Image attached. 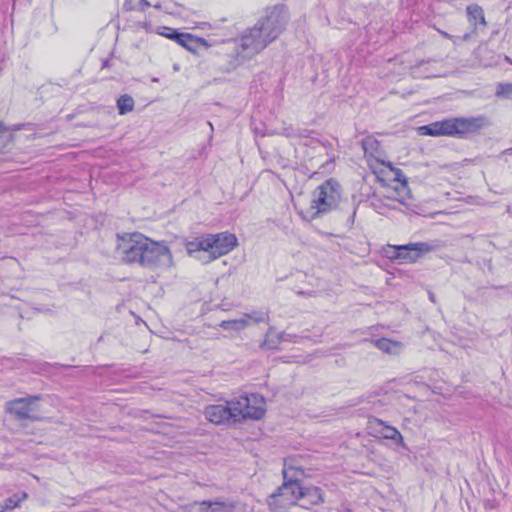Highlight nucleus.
I'll return each instance as SVG.
<instances>
[{
    "instance_id": "f257e3e1",
    "label": "nucleus",
    "mask_w": 512,
    "mask_h": 512,
    "mask_svg": "<svg viewBox=\"0 0 512 512\" xmlns=\"http://www.w3.org/2000/svg\"><path fill=\"white\" fill-rule=\"evenodd\" d=\"M117 254L122 261L138 264L149 270L174 266L173 256L163 241H154L142 233L117 235Z\"/></svg>"
},
{
    "instance_id": "f03ea898",
    "label": "nucleus",
    "mask_w": 512,
    "mask_h": 512,
    "mask_svg": "<svg viewBox=\"0 0 512 512\" xmlns=\"http://www.w3.org/2000/svg\"><path fill=\"white\" fill-rule=\"evenodd\" d=\"M288 19L289 15L284 6L269 9L263 19L242 35L241 44L235 51V66L243 64L275 41L285 29Z\"/></svg>"
},
{
    "instance_id": "7ed1b4c3",
    "label": "nucleus",
    "mask_w": 512,
    "mask_h": 512,
    "mask_svg": "<svg viewBox=\"0 0 512 512\" xmlns=\"http://www.w3.org/2000/svg\"><path fill=\"white\" fill-rule=\"evenodd\" d=\"M301 475H303V471L288 467L285 462L283 469L284 482L278 488V492L272 495L280 506L286 507L299 502L301 507L310 509L324 502L323 493L319 487H303L300 485L298 476Z\"/></svg>"
},
{
    "instance_id": "20e7f679",
    "label": "nucleus",
    "mask_w": 512,
    "mask_h": 512,
    "mask_svg": "<svg viewBox=\"0 0 512 512\" xmlns=\"http://www.w3.org/2000/svg\"><path fill=\"white\" fill-rule=\"evenodd\" d=\"M238 245L237 237L229 232L208 234L188 244L189 253L203 251L209 253L210 259H217L228 254Z\"/></svg>"
},
{
    "instance_id": "39448f33",
    "label": "nucleus",
    "mask_w": 512,
    "mask_h": 512,
    "mask_svg": "<svg viewBox=\"0 0 512 512\" xmlns=\"http://www.w3.org/2000/svg\"><path fill=\"white\" fill-rule=\"evenodd\" d=\"M341 200V187L334 179L325 181L313 192L310 214L311 218H316L335 209Z\"/></svg>"
},
{
    "instance_id": "423d86ee",
    "label": "nucleus",
    "mask_w": 512,
    "mask_h": 512,
    "mask_svg": "<svg viewBox=\"0 0 512 512\" xmlns=\"http://www.w3.org/2000/svg\"><path fill=\"white\" fill-rule=\"evenodd\" d=\"M235 422L244 419L259 420L265 414V400L259 394H250L231 400Z\"/></svg>"
},
{
    "instance_id": "0eeeda50",
    "label": "nucleus",
    "mask_w": 512,
    "mask_h": 512,
    "mask_svg": "<svg viewBox=\"0 0 512 512\" xmlns=\"http://www.w3.org/2000/svg\"><path fill=\"white\" fill-rule=\"evenodd\" d=\"M189 512H251V508L240 500H216L195 502Z\"/></svg>"
},
{
    "instance_id": "6e6552de",
    "label": "nucleus",
    "mask_w": 512,
    "mask_h": 512,
    "mask_svg": "<svg viewBox=\"0 0 512 512\" xmlns=\"http://www.w3.org/2000/svg\"><path fill=\"white\" fill-rule=\"evenodd\" d=\"M40 399V396H29L9 401L6 404V411L18 420H38L39 418L35 415L37 411L35 404Z\"/></svg>"
},
{
    "instance_id": "1a4fd4ad",
    "label": "nucleus",
    "mask_w": 512,
    "mask_h": 512,
    "mask_svg": "<svg viewBox=\"0 0 512 512\" xmlns=\"http://www.w3.org/2000/svg\"><path fill=\"white\" fill-rule=\"evenodd\" d=\"M452 121L453 136L458 137L475 134L486 125V119L483 116L452 118Z\"/></svg>"
},
{
    "instance_id": "9d476101",
    "label": "nucleus",
    "mask_w": 512,
    "mask_h": 512,
    "mask_svg": "<svg viewBox=\"0 0 512 512\" xmlns=\"http://www.w3.org/2000/svg\"><path fill=\"white\" fill-rule=\"evenodd\" d=\"M394 249L396 253L393 257L403 260L406 263L416 262L423 253L432 250L431 246L424 242L409 243L407 245L394 247Z\"/></svg>"
},
{
    "instance_id": "9b49d317",
    "label": "nucleus",
    "mask_w": 512,
    "mask_h": 512,
    "mask_svg": "<svg viewBox=\"0 0 512 512\" xmlns=\"http://www.w3.org/2000/svg\"><path fill=\"white\" fill-rule=\"evenodd\" d=\"M206 419L214 424H223L229 420L235 421V413L232 410V402L229 401L226 405H210L204 411Z\"/></svg>"
},
{
    "instance_id": "f8f14e48",
    "label": "nucleus",
    "mask_w": 512,
    "mask_h": 512,
    "mask_svg": "<svg viewBox=\"0 0 512 512\" xmlns=\"http://www.w3.org/2000/svg\"><path fill=\"white\" fill-rule=\"evenodd\" d=\"M264 320V314H243L240 318L222 321L220 323V327L227 331H241L249 326L252 322L259 323Z\"/></svg>"
},
{
    "instance_id": "ddd939ff",
    "label": "nucleus",
    "mask_w": 512,
    "mask_h": 512,
    "mask_svg": "<svg viewBox=\"0 0 512 512\" xmlns=\"http://www.w3.org/2000/svg\"><path fill=\"white\" fill-rule=\"evenodd\" d=\"M420 134L428 136H453V121L446 119L419 128Z\"/></svg>"
},
{
    "instance_id": "4468645a",
    "label": "nucleus",
    "mask_w": 512,
    "mask_h": 512,
    "mask_svg": "<svg viewBox=\"0 0 512 512\" xmlns=\"http://www.w3.org/2000/svg\"><path fill=\"white\" fill-rule=\"evenodd\" d=\"M389 167L393 174V180L397 182V186L394 188V191L391 192V195L387 196V198L403 204L404 197L402 194L406 193L408 190L406 177L400 169H395L391 165H389Z\"/></svg>"
},
{
    "instance_id": "2eb2a0df",
    "label": "nucleus",
    "mask_w": 512,
    "mask_h": 512,
    "mask_svg": "<svg viewBox=\"0 0 512 512\" xmlns=\"http://www.w3.org/2000/svg\"><path fill=\"white\" fill-rule=\"evenodd\" d=\"M372 343L386 354L397 355L403 351V344L388 338L372 340Z\"/></svg>"
},
{
    "instance_id": "dca6fc26",
    "label": "nucleus",
    "mask_w": 512,
    "mask_h": 512,
    "mask_svg": "<svg viewBox=\"0 0 512 512\" xmlns=\"http://www.w3.org/2000/svg\"><path fill=\"white\" fill-rule=\"evenodd\" d=\"M466 11H467V16H468V21H469L470 25L474 27V31H476L478 29L479 24L481 26H483L484 28L487 26V22L484 17L483 9L479 5H477V4L469 5L467 7Z\"/></svg>"
},
{
    "instance_id": "f3484780",
    "label": "nucleus",
    "mask_w": 512,
    "mask_h": 512,
    "mask_svg": "<svg viewBox=\"0 0 512 512\" xmlns=\"http://www.w3.org/2000/svg\"><path fill=\"white\" fill-rule=\"evenodd\" d=\"M28 497L26 492H20L12 495L11 497L4 500L3 503L0 504V512H5L7 510H12L20 505L21 502L26 500Z\"/></svg>"
},
{
    "instance_id": "a211bd4d",
    "label": "nucleus",
    "mask_w": 512,
    "mask_h": 512,
    "mask_svg": "<svg viewBox=\"0 0 512 512\" xmlns=\"http://www.w3.org/2000/svg\"><path fill=\"white\" fill-rule=\"evenodd\" d=\"M134 100L131 96L125 94L118 98L117 108L120 115H125L132 112L134 109Z\"/></svg>"
},
{
    "instance_id": "6ab92c4d",
    "label": "nucleus",
    "mask_w": 512,
    "mask_h": 512,
    "mask_svg": "<svg viewBox=\"0 0 512 512\" xmlns=\"http://www.w3.org/2000/svg\"><path fill=\"white\" fill-rule=\"evenodd\" d=\"M176 42L187 50L192 51L196 46L197 40L191 34L179 33Z\"/></svg>"
},
{
    "instance_id": "aec40b11",
    "label": "nucleus",
    "mask_w": 512,
    "mask_h": 512,
    "mask_svg": "<svg viewBox=\"0 0 512 512\" xmlns=\"http://www.w3.org/2000/svg\"><path fill=\"white\" fill-rule=\"evenodd\" d=\"M382 436L385 439L393 440L396 443H402L403 437L401 433L394 427L391 426H384V429L382 431Z\"/></svg>"
},
{
    "instance_id": "412c9836",
    "label": "nucleus",
    "mask_w": 512,
    "mask_h": 512,
    "mask_svg": "<svg viewBox=\"0 0 512 512\" xmlns=\"http://www.w3.org/2000/svg\"><path fill=\"white\" fill-rule=\"evenodd\" d=\"M281 134L288 138L306 137L307 130L295 128L293 126L284 127Z\"/></svg>"
},
{
    "instance_id": "4be33fe9",
    "label": "nucleus",
    "mask_w": 512,
    "mask_h": 512,
    "mask_svg": "<svg viewBox=\"0 0 512 512\" xmlns=\"http://www.w3.org/2000/svg\"><path fill=\"white\" fill-rule=\"evenodd\" d=\"M158 33L168 39H172L176 41L178 38L179 32L177 30L170 27H160Z\"/></svg>"
},
{
    "instance_id": "5701e85b",
    "label": "nucleus",
    "mask_w": 512,
    "mask_h": 512,
    "mask_svg": "<svg viewBox=\"0 0 512 512\" xmlns=\"http://www.w3.org/2000/svg\"><path fill=\"white\" fill-rule=\"evenodd\" d=\"M496 95L510 97L512 95V84H499L496 90Z\"/></svg>"
},
{
    "instance_id": "b1692460",
    "label": "nucleus",
    "mask_w": 512,
    "mask_h": 512,
    "mask_svg": "<svg viewBox=\"0 0 512 512\" xmlns=\"http://www.w3.org/2000/svg\"><path fill=\"white\" fill-rule=\"evenodd\" d=\"M274 332H275V331H274L273 329H270V330L268 331L267 335H266V337H267V338H266V343H267V345H268L269 347H271V348H274V347H275V343H274V342L270 343V338L274 335Z\"/></svg>"
},
{
    "instance_id": "393cba45",
    "label": "nucleus",
    "mask_w": 512,
    "mask_h": 512,
    "mask_svg": "<svg viewBox=\"0 0 512 512\" xmlns=\"http://www.w3.org/2000/svg\"><path fill=\"white\" fill-rule=\"evenodd\" d=\"M438 32H439L443 37H445V38H447V39L451 40L454 44L456 43V40H455V38H454L452 35L448 34V33H447V32H445V31H442V30H438Z\"/></svg>"
},
{
    "instance_id": "a878e982",
    "label": "nucleus",
    "mask_w": 512,
    "mask_h": 512,
    "mask_svg": "<svg viewBox=\"0 0 512 512\" xmlns=\"http://www.w3.org/2000/svg\"><path fill=\"white\" fill-rule=\"evenodd\" d=\"M298 294L303 295V296H315L316 292H314V291H308V292L299 291Z\"/></svg>"
},
{
    "instance_id": "bb28decb",
    "label": "nucleus",
    "mask_w": 512,
    "mask_h": 512,
    "mask_svg": "<svg viewBox=\"0 0 512 512\" xmlns=\"http://www.w3.org/2000/svg\"><path fill=\"white\" fill-rule=\"evenodd\" d=\"M469 37H470V36H469V34H465V35L463 36V40H468V39H469Z\"/></svg>"
},
{
    "instance_id": "cd10ccee",
    "label": "nucleus",
    "mask_w": 512,
    "mask_h": 512,
    "mask_svg": "<svg viewBox=\"0 0 512 512\" xmlns=\"http://www.w3.org/2000/svg\"><path fill=\"white\" fill-rule=\"evenodd\" d=\"M208 124H209L211 130H213V125L210 122Z\"/></svg>"
}]
</instances>
